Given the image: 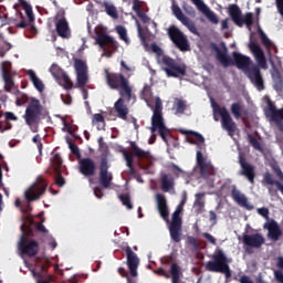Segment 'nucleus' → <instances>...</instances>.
Here are the masks:
<instances>
[{"label":"nucleus","mask_w":283,"mask_h":283,"mask_svg":"<svg viewBox=\"0 0 283 283\" xmlns=\"http://www.w3.org/2000/svg\"><path fill=\"white\" fill-rule=\"evenodd\" d=\"M105 81L109 90L119 91V98L114 103V109L117 114V118L127 120L129 114V107L125 104V101L129 103L134 98V91L129 84V80L123 75V73L109 72L105 69Z\"/></svg>","instance_id":"obj_1"},{"label":"nucleus","mask_w":283,"mask_h":283,"mask_svg":"<svg viewBox=\"0 0 283 283\" xmlns=\"http://www.w3.org/2000/svg\"><path fill=\"white\" fill-rule=\"evenodd\" d=\"M142 98L147 103L148 107L153 109L151 116V134L158 132L160 138L164 143H167V136H169V129L165 126V119L163 118V99L160 97L155 98V107L151 104V88L149 86H144L142 91Z\"/></svg>","instance_id":"obj_2"},{"label":"nucleus","mask_w":283,"mask_h":283,"mask_svg":"<svg viewBox=\"0 0 283 283\" xmlns=\"http://www.w3.org/2000/svg\"><path fill=\"white\" fill-rule=\"evenodd\" d=\"M22 101L23 103L29 102L23 115L24 123L32 132H36L39 125H41V119L48 116V111L36 97H28V95L23 94Z\"/></svg>","instance_id":"obj_3"},{"label":"nucleus","mask_w":283,"mask_h":283,"mask_svg":"<svg viewBox=\"0 0 283 283\" xmlns=\"http://www.w3.org/2000/svg\"><path fill=\"white\" fill-rule=\"evenodd\" d=\"M213 52L217 53V61H219V63H221V65H223V67H229L230 65H237V67L239 70H243V72L245 73L249 69H251V57L247 56V55H242L238 52H232V57L229 56L228 52L229 50L227 49V46H223V50H220V48L218 46V44L216 43H211L210 44Z\"/></svg>","instance_id":"obj_4"},{"label":"nucleus","mask_w":283,"mask_h":283,"mask_svg":"<svg viewBox=\"0 0 283 283\" xmlns=\"http://www.w3.org/2000/svg\"><path fill=\"white\" fill-rule=\"evenodd\" d=\"M212 261L206 263V271L210 273H223L226 280L231 277V268L229 266V259L222 250H219L211 256Z\"/></svg>","instance_id":"obj_5"},{"label":"nucleus","mask_w":283,"mask_h":283,"mask_svg":"<svg viewBox=\"0 0 283 283\" xmlns=\"http://www.w3.org/2000/svg\"><path fill=\"white\" fill-rule=\"evenodd\" d=\"M45 191H48V181L40 177L24 191V198L28 200V205L24 209H21L22 213H30L32 211V205L30 202L40 200L41 196L45 195Z\"/></svg>","instance_id":"obj_6"},{"label":"nucleus","mask_w":283,"mask_h":283,"mask_svg":"<svg viewBox=\"0 0 283 283\" xmlns=\"http://www.w3.org/2000/svg\"><path fill=\"white\" fill-rule=\"evenodd\" d=\"M187 202V195L184 196L180 206L177 207L176 211L172 213L171 222L168 227L169 235L172 242L177 243L182 240V206Z\"/></svg>","instance_id":"obj_7"},{"label":"nucleus","mask_w":283,"mask_h":283,"mask_svg":"<svg viewBox=\"0 0 283 283\" xmlns=\"http://www.w3.org/2000/svg\"><path fill=\"white\" fill-rule=\"evenodd\" d=\"M161 65H164V72L170 78H180L181 76H187V64L178 62L170 56H164L161 60Z\"/></svg>","instance_id":"obj_8"},{"label":"nucleus","mask_w":283,"mask_h":283,"mask_svg":"<svg viewBox=\"0 0 283 283\" xmlns=\"http://www.w3.org/2000/svg\"><path fill=\"white\" fill-rule=\"evenodd\" d=\"M95 42L103 50L102 56L106 59H112L118 52V42L107 33L98 32Z\"/></svg>","instance_id":"obj_9"},{"label":"nucleus","mask_w":283,"mask_h":283,"mask_svg":"<svg viewBox=\"0 0 283 283\" xmlns=\"http://www.w3.org/2000/svg\"><path fill=\"white\" fill-rule=\"evenodd\" d=\"M212 109L214 114H219L221 116V127L226 132H228L229 136H234L235 130L238 129V125L235 122H233V118L231 117V114H229V111L227 107H220L218 103H212Z\"/></svg>","instance_id":"obj_10"},{"label":"nucleus","mask_w":283,"mask_h":283,"mask_svg":"<svg viewBox=\"0 0 283 283\" xmlns=\"http://www.w3.org/2000/svg\"><path fill=\"white\" fill-rule=\"evenodd\" d=\"M28 226L25 223L21 224L22 235L19 242V251L22 255H28V258H34L39 253V242L25 237V230Z\"/></svg>","instance_id":"obj_11"},{"label":"nucleus","mask_w":283,"mask_h":283,"mask_svg":"<svg viewBox=\"0 0 283 283\" xmlns=\"http://www.w3.org/2000/svg\"><path fill=\"white\" fill-rule=\"evenodd\" d=\"M229 14L233 23L239 28H242L243 25H247L248 30L253 28V13L249 12L245 15H242V11L238 4H230Z\"/></svg>","instance_id":"obj_12"},{"label":"nucleus","mask_w":283,"mask_h":283,"mask_svg":"<svg viewBox=\"0 0 283 283\" xmlns=\"http://www.w3.org/2000/svg\"><path fill=\"white\" fill-rule=\"evenodd\" d=\"M242 242L244 245V251L248 255H253V249H262L266 243V239L260 232L252 234H243Z\"/></svg>","instance_id":"obj_13"},{"label":"nucleus","mask_w":283,"mask_h":283,"mask_svg":"<svg viewBox=\"0 0 283 283\" xmlns=\"http://www.w3.org/2000/svg\"><path fill=\"white\" fill-rule=\"evenodd\" d=\"M130 149H133V153H129L127 149L123 148L122 154L124 156V160H126V166L128 167L129 172L134 174L136 171L134 169V156L135 158H149V151L140 149L136 142H130Z\"/></svg>","instance_id":"obj_14"},{"label":"nucleus","mask_w":283,"mask_h":283,"mask_svg":"<svg viewBox=\"0 0 283 283\" xmlns=\"http://www.w3.org/2000/svg\"><path fill=\"white\" fill-rule=\"evenodd\" d=\"M168 36L170 41L180 50V52H189L190 45L187 35L180 31L176 25L168 29Z\"/></svg>","instance_id":"obj_15"},{"label":"nucleus","mask_w":283,"mask_h":283,"mask_svg":"<svg viewBox=\"0 0 283 283\" xmlns=\"http://www.w3.org/2000/svg\"><path fill=\"white\" fill-rule=\"evenodd\" d=\"M156 275H160L161 277H165L166 280H171V283H185L182 282V268L178 265V263H171L170 265V272H167L165 268H158L154 271Z\"/></svg>","instance_id":"obj_16"},{"label":"nucleus","mask_w":283,"mask_h":283,"mask_svg":"<svg viewBox=\"0 0 283 283\" xmlns=\"http://www.w3.org/2000/svg\"><path fill=\"white\" fill-rule=\"evenodd\" d=\"M113 180L114 175L109 172V161L106 156H103L99 163V185L103 189H109Z\"/></svg>","instance_id":"obj_17"},{"label":"nucleus","mask_w":283,"mask_h":283,"mask_svg":"<svg viewBox=\"0 0 283 283\" xmlns=\"http://www.w3.org/2000/svg\"><path fill=\"white\" fill-rule=\"evenodd\" d=\"M239 165L240 176L247 178L250 185H255V166L247 161V157L242 154L239 155Z\"/></svg>","instance_id":"obj_18"},{"label":"nucleus","mask_w":283,"mask_h":283,"mask_svg":"<svg viewBox=\"0 0 283 283\" xmlns=\"http://www.w3.org/2000/svg\"><path fill=\"white\" fill-rule=\"evenodd\" d=\"M172 14L185 25L188 28V30L192 33L196 34V36H200V32H198V28L196 27V23L193 21H190L185 13H182V9L178 4H172L171 6Z\"/></svg>","instance_id":"obj_19"},{"label":"nucleus","mask_w":283,"mask_h":283,"mask_svg":"<svg viewBox=\"0 0 283 283\" xmlns=\"http://www.w3.org/2000/svg\"><path fill=\"white\" fill-rule=\"evenodd\" d=\"M126 253V264L132 277L138 276V266L140 264V259H138V254L132 250V247L127 245L124 249Z\"/></svg>","instance_id":"obj_20"},{"label":"nucleus","mask_w":283,"mask_h":283,"mask_svg":"<svg viewBox=\"0 0 283 283\" xmlns=\"http://www.w3.org/2000/svg\"><path fill=\"white\" fill-rule=\"evenodd\" d=\"M266 116L270 118L271 123H274L279 132L283 134V107L277 108L273 103L270 102Z\"/></svg>","instance_id":"obj_21"},{"label":"nucleus","mask_w":283,"mask_h":283,"mask_svg":"<svg viewBox=\"0 0 283 283\" xmlns=\"http://www.w3.org/2000/svg\"><path fill=\"white\" fill-rule=\"evenodd\" d=\"M244 74L249 77L251 83L256 87L259 92H262V90H264V78L262 77L260 66L253 64L250 66V69L247 70Z\"/></svg>","instance_id":"obj_22"},{"label":"nucleus","mask_w":283,"mask_h":283,"mask_svg":"<svg viewBox=\"0 0 283 283\" xmlns=\"http://www.w3.org/2000/svg\"><path fill=\"white\" fill-rule=\"evenodd\" d=\"M74 69L76 72L77 86L85 87L87 85V63L81 59H75Z\"/></svg>","instance_id":"obj_23"},{"label":"nucleus","mask_w":283,"mask_h":283,"mask_svg":"<svg viewBox=\"0 0 283 283\" xmlns=\"http://www.w3.org/2000/svg\"><path fill=\"white\" fill-rule=\"evenodd\" d=\"M51 165L55 174V185L57 187H63L65 185V178H63V175L61 172V169L63 167V158H61V155L59 153L53 155L51 159Z\"/></svg>","instance_id":"obj_24"},{"label":"nucleus","mask_w":283,"mask_h":283,"mask_svg":"<svg viewBox=\"0 0 283 283\" xmlns=\"http://www.w3.org/2000/svg\"><path fill=\"white\" fill-rule=\"evenodd\" d=\"M80 174L85 178H92L96 176V161L90 157L82 158L78 163Z\"/></svg>","instance_id":"obj_25"},{"label":"nucleus","mask_w":283,"mask_h":283,"mask_svg":"<svg viewBox=\"0 0 283 283\" xmlns=\"http://www.w3.org/2000/svg\"><path fill=\"white\" fill-rule=\"evenodd\" d=\"M11 70H12V63L8 61L2 62V78L4 81L6 92H12V90L15 88L14 81L12 80V74H10Z\"/></svg>","instance_id":"obj_26"},{"label":"nucleus","mask_w":283,"mask_h":283,"mask_svg":"<svg viewBox=\"0 0 283 283\" xmlns=\"http://www.w3.org/2000/svg\"><path fill=\"white\" fill-rule=\"evenodd\" d=\"M231 197L232 200H234V202L239 205V207L247 209V211H253V205L249 203V199L247 198V196H244V193H241L240 190H238V187H232Z\"/></svg>","instance_id":"obj_27"},{"label":"nucleus","mask_w":283,"mask_h":283,"mask_svg":"<svg viewBox=\"0 0 283 283\" xmlns=\"http://www.w3.org/2000/svg\"><path fill=\"white\" fill-rule=\"evenodd\" d=\"M264 229L268 230V238L272 240V242H277L280 237L282 235V229L280 224L275 220H271L264 224Z\"/></svg>","instance_id":"obj_28"},{"label":"nucleus","mask_w":283,"mask_h":283,"mask_svg":"<svg viewBox=\"0 0 283 283\" xmlns=\"http://www.w3.org/2000/svg\"><path fill=\"white\" fill-rule=\"evenodd\" d=\"M157 210L163 220L169 222V207L167 206V198L163 193L156 195Z\"/></svg>","instance_id":"obj_29"},{"label":"nucleus","mask_w":283,"mask_h":283,"mask_svg":"<svg viewBox=\"0 0 283 283\" xmlns=\"http://www.w3.org/2000/svg\"><path fill=\"white\" fill-rule=\"evenodd\" d=\"M181 134L186 135V139L190 145H197L198 149L205 147V137L193 130H180Z\"/></svg>","instance_id":"obj_30"},{"label":"nucleus","mask_w":283,"mask_h":283,"mask_svg":"<svg viewBox=\"0 0 283 283\" xmlns=\"http://www.w3.org/2000/svg\"><path fill=\"white\" fill-rule=\"evenodd\" d=\"M250 50L252 54L254 55V59L261 67H266V56L264 55V51L261 46L258 45L255 42L250 43Z\"/></svg>","instance_id":"obj_31"},{"label":"nucleus","mask_w":283,"mask_h":283,"mask_svg":"<svg viewBox=\"0 0 283 283\" xmlns=\"http://www.w3.org/2000/svg\"><path fill=\"white\" fill-rule=\"evenodd\" d=\"M55 30L61 39H70V36L72 35L70 31V24L67 23V20L65 18L57 20V22L55 23Z\"/></svg>","instance_id":"obj_32"},{"label":"nucleus","mask_w":283,"mask_h":283,"mask_svg":"<svg viewBox=\"0 0 283 283\" xmlns=\"http://www.w3.org/2000/svg\"><path fill=\"white\" fill-rule=\"evenodd\" d=\"M199 171L201 178L205 180H209L211 176H216V168H213V165L211 163L203 164L202 166H199Z\"/></svg>","instance_id":"obj_33"},{"label":"nucleus","mask_w":283,"mask_h":283,"mask_svg":"<svg viewBox=\"0 0 283 283\" xmlns=\"http://www.w3.org/2000/svg\"><path fill=\"white\" fill-rule=\"evenodd\" d=\"M27 74L38 92H43L45 90V84H43V81H41V78L36 76V73L34 71L29 70Z\"/></svg>","instance_id":"obj_34"},{"label":"nucleus","mask_w":283,"mask_h":283,"mask_svg":"<svg viewBox=\"0 0 283 283\" xmlns=\"http://www.w3.org/2000/svg\"><path fill=\"white\" fill-rule=\"evenodd\" d=\"M205 196H207L205 192H198L195 195L196 199L193 207L196 209V213H202L205 211Z\"/></svg>","instance_id":"obj_35"},{"label":"nucleus","mask_w":283,"mask_h":283,"mask_svg":"<svg viewBox=\"0 0 283 283\" xmlns=\"http://www.w3.org/2000/svg\"><path fill=\"white\" fill-rule=\"evenodd\" d=\"M161 189L163 191H171L174 189V177L171 175L161 176Z\"/></svg>","instance_id":"obj_36"},{"label":"nucleus","mask_w":283,"mask_h":283,"mask_svg":"<svg viewBox=\"0 0 283 283\" xmlns=\"http://www.w3.org/2000/svg\"><path fill=\"white\" fill-rule=\"evenodd\" d=\"M19 3L22 6L28 19L29 23H34V11H32V4L28 3L25 0H19Z\"/></svg>","instance_id":"obj_37"},{"label":"nucleus","mask_w":283,"mask_h":283,"mask_svg":"<svg viewBox=\"0 0 283 283\" xmlns=\"http://www.w3.org/2000/svg\"><path fill=\"white\" fill-rule=\"evenodd\" d=\"M93 125H97V129L104 130L105 129V116H103V114L96 113L93 115V119H92Z\"/></svg>","instance_id":"obj_38"},{"label":"nucleus","mask_w":283,"mask_h":283,"mask_svg":"<svg viewBox=\"0 0 283 283\" xmlns=\"http://www.w3.org/2000/svg\"><path fill=\"white\" fill-rule=\"evenodd\" d=\"M261 182L264 187H266V185H270V187H273V185H275V187H277V182H280V181L275 180L273 178L272 174L266 171L263 174V179Z\"/></svg>","instance_id":"obj_39"},{"label":"nucleus","mask_w":283,"mask_h":283,"mask_svg":"<svg viewBox=\"0 0 283 283\" xmlns=\"http://www.w3.org/2000/svg\"><path fill=\"white\" fill-rule=\"evenodd\" d=\"M199 10L203 12V14L207 17L208 20H210L211 23L218 24V17L216 15V13H213V11L208 9L207 4H205V7Z\"/></svg>","instance_id":"obj_40"},{"label":"nucleus","mask_w":283,"mask_h":283,"mask_svg":"<svg viewBox=\"0 0 283 283\" xmlns=\"http://www.w3.org/2000/svg\"><path fill=\"white\" fill-rule=\"evenodd\" d=\"M150 48H151V52L156 54L157 62L159 63V65H163V57L168 55H164L163 49L156 43H153Z\"/></svg>","instance_id":"obj_41"},{"label":"nucleus","mask_w":283,"mask_h":283,"mask_svg":"<svg viewBox=\"0 0 283 283\" xmlns=\"http://www.w3.org/2000/svg\"><path fill=\"white\" fill-rule=\"evenodd\" d=\"M119 39L124 41L127 45H129V38L127 36V29L123 25H117L115 28Z\"/></svg>","instance_id":"obj_42"},{"label":"nucleus","mask_w":283,"mask_h":283,"mask_svg":"<svg viewBox=\"0 0 283 283\" xmlns=\"http://www.w3.org/2000/svg\"><path fill=\"white\" fill-rule=\"evenodd\" d=\"M230 111H231L232 116H234V118H237V120L242 118V104L233 103L231 105Z\"/></svg>","instance_id":"obj_43"},{"label":"nucleus","mask_w":283,"mask_h":283,"mask_svg":"<svg viewBox=\"0 0 283 283\" xmlns=\"http://www.w3.org/2000/svg\"><path fill=\"white\" fill-rule=\"evenodd\" d=\"M105 12L108 14V17H112V19H118V11L116 10V7L114 4H109L107 2L104 3Z\"/></svg>","instance_id":"obj_44"},{"label":"nucleus","mask_w":283,"mask_h":283,"mask_svg":"<svg viewBox=\"0 0 283 283\" xmlns=\"http://www.w3.org/2000/svg\"><path fill=\"white\" fill-rule=\"evenodd\" d=\"M119 200L126 209L132 210L134 209V205H132V198L129 197V193L126 195H119Z\"/></svg>","instance_id":"obj_45"},{"label":"nucleus","mask_w":283,"mask_h":283,"mask_svg":"<svg viewBox=\"0 0 283 283\" xmlns=\"http://www.w3.org/2000/svg\"><path fill=\"white\" fill-rule=\"evenodd\" d=\"M12 50L10 42H0V59H3Z\"/></svg>","instance_id":"obj_46"},{"label":"nucleus","mask_w":283,"mask_h":283,"mask_svg":"<svg viewBox=\"0 0 283 283\" xmlns=\"http://www.w3.org/2000/svg\"><path fill=\"white\" fill-rule=\"evenodd\" d=\"M50 72L52 76H54V78H61V76L65 74V72H63V70H61V67L57 64L51 65Z\"/></svg>","instance_id":"obj_47"},{"label":"nucleus","mask_w":283,"mask_h":283,"mask_svg":"<svg viewBox=\"0 0 283 283\" xmlns=\"http://www.w3.org/2000/svg\"><path fill=\"white\" fill-rule=\"evenodd\" d=\"M248 140L250 145H252V147L256 149V151H263L262 145L260 144L258 138L253 137V135L249 134Z\"/></svg>","instance_id":"obj_48"},{"label":"nucleus","mask_w":283,"mask_h":283,"mask_svg":"<svg viewBox=\"0 0 283 283\" xmlns=\"http://www.w3.org/2000/svg\"><path fill=\"white\" fill-rule=\"evenodd\" d=\"M61 77L64 90H72L74 84L72 83V80H70V76H67V73H62Z\"/></svg>","instance_id":"obj_49"},{"label":"nucleus","mask_w":283,"mask_h":283,"mask_svg":"<svg viewBox=\"0 0 283 283\" xmlns=\"http://www.w3.org/2000/svg\"><path fill=\"white\" fill-rule=\"evenodd\" d=\"M2 116H4V123L6 125H8V123H10V120H19V117H17V115H14V113L12 112H6V113H2Z\"/></svg>","instance_id":"obj_50"},{"label":"nucleus","mask_w":283,"mask_h":283,"mask_svg":"<svg viewBox=\"0 0 283 283\" xmlns=\"http://www.w3.org/2000/svg\"><path fill=\"white\" fill-rule=\"evenodd\" d=\"M185 109H187V104H185V101L178 99L176 104V113L185 114Z\"/></svg>","instance_id":"obj_51"},{"label":"nucleus","mask_w":283,"mask_h":283,"mask_svg":"<svg viewBox=\"0 0 283 283\" xmlns=\"http://www.w3.org/2000/svg\"><path fill=\"white\" fill-rule=\"evenodd\" d=\"M207 158L202 155L201 150H197V165L198 167H202V165H207Z\"/></svg>","instance_id":"obj_52"},{"label":"nucleus","mask_w":283,"mask_h":283,"mask_svg":"<svg viewBox=\"0 0 283 283\" xmlns=\"http://www.w3.org/2000/svg\"><path fill=\"white\" fill-rule=\"evenodd\" d=\"M260 39H261L262 44L265 48H271L272 42L270 41L269 36H266V34L263 31H260Z\"/></svg>","instance_id":"obj_53"},{"label":"nucleus","mask_w":283,"mask_h":283,"mask_svg":"<svg viewBox=\"0 0 283 283\" xmlns=\"http://www.w3.org/2000/svg\"><path fill=\"white\" fill-rule=\"evenodd\" d=\"M12 129V123L6 124V122L0 120V134H3L4 132H10Z\"/></svg>","instance_id":"obj_54"},{"label":"nucleus","mask_w":283,"mask_h":283,"mask_svg":"<svg viewBox=\"0 0 283 283\" xmlns=\"http://www.w3.org/2000/svg\"><path fill=\"white\" fill-rule=\"evenodd\" d=\"M274 90L276 92H282L283 90V80L282 76H279L275 81H274Z\"/></svg>","instance_id":"obj_55"},{"label":"nucleus","mask_w":283,"mask_h":283,"mask_svg":"<svg viewBox=\"0 0 283 283\" xmlns=\"http://www.w3.org/2000/svg\"><path fill=\"white\" fill-rule=\"evenodd\" d=\"M133 10L136 12V14H140V12H143L140 0H133Z\"/></svg>","instance_id":"obj_56"},{"label":"nucleus","mask_w":283,"mask_h":283,"mask_svg":"<svg viewBox=\"0 0 283 283\" xmlns=\"http://www.w3.org/2000/svg\"><path fill=\"white\" fill-rule=\"evenodd\" d=\"M19 14H20V19H22V20L15 24V28L23 30V29L28 28L29 23L25 22V20H23V13L21 11L19 12Z\"/></svg>","instance_id":"obj_57"},{"label":"nucleus","mask_w":283,"mask_h":283,"mask_svg":"<svg viewBox=\"0 0 283 283\" xmlns=\"http://www.w3.org/2000/svg\"><path fill=\"white\" fill-rule=\"evenodd\" d=\"M258 213L262 216V218H265V220H269V208H259Z\"/></svg>","instance_id":"obj_58"},{"label":"nucleus","mask_w":283,"mask_h":283,"mask_svg":"<svg viewBox=\"0 0 283 283\" xmlns=\"http://www.w3.org/2000/svg\"><path fill=\"white\" fill-rule=\"evenodd\" d=\"M182 9L187 14H190V17H193L196 14V9H193V7L191 6L186 4L182 7Z\"/></svg>","instance_id":"obj_59"},{"label":"nucleus","mask_w":283,"mask_h":283,"mask_svg":"<svg viewBox=\"0 0 283 283\" xmlns=\"http://www.w3.org/2000/svg\"><path fill=\"white\" fill-rule=\"evenodd\" d=\"M274 279L277 283H283V272L281 270L274 271Z\"/></svg>","instance_id":"obj_60"},{"label":"nucleus","mask_w":283,"mask_h":283,"mask_svg":"<svg viewBox=\"0 0 283 283\" xmlns=\"http://www.w3.org/2000/svg\"><path fill=\"white\" fill-rule=\"evenodd\" d=\"M202 238H205L206 240H208V242H210V244H216V239H214V237L211 235L209 232L202 233Z\"/></svg>","instance_id":"obj_61"},{"label":"nucleus","mask_w":283,"mask_h":283,"mask_svg":"<svg viewBox=\"0 0 283 283\" xmlns=\"http://www.w3.org/2000/svg\"><path fill=\"white\" fill-rule=\"evenodd\" d=\"M137 17L143 21V23H149L150 19L148 18L147 13L145 12H139Z\"/></svg>","instance_id":"obj_62"},{"label":"nucleus","mask_w":283,"mask_h":283,"mask_svg":"<svg viewBox=\"0 0 283 283\" xmlns=\"http://www.w3.org/2000/svg\"><path fill=\"white\" fill-rule=\"evenodd\" d=\"M69 147H70L71 151H72L75 156H78L80 151H78V146H76V144L70 143V144H69Z\"/></svg>","instance_id":"obj_63"},{"label":"nucleus","mask_w":283,"mask_h":283,"mask_svg":"<svg viewBox=\"0 0 283 283\" xmlns=\"http://www.w3.org/2000/svg\"><path fill=\"white\" fill-rule=\"evenodd\" d=\"M94 196H96L98 199L103 198V188L95 187L94 188Z\"/></svg>","instance_id":"obj_64"}]
</instances>
